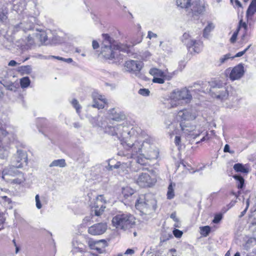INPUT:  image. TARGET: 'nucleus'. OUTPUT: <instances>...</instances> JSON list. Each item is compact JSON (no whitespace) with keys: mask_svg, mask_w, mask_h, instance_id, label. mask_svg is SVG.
Returning <instances> with one entry per match:
<instances>
[{"mask_svg":"<svg viewBox=\"0 0 256 256\" xmlns=\"http://www.w3.org/2000/svg\"><path fill=\"white\" fill-rule=\"evenodd\" d=\"M133 139L131 142L126 143L128 150L130 152V158L140 154L146 159L152 160L156 159L159 154L158 150L153 144V139L148 136L144 140H138L134 142ZM128 157H129L128 156Z\"/></svg>","mask_w":256,"mask_h":256,"instance_id":"obj_1","label":"nucleus"},{"mask_svg":"<svg viewBox=\"0 0 256 256\" xmlns=\"http://www.w3.org/2000/svg\"><path fill=\"white\" fill-rule=\"evenodd\" d=\"M104 132L112 136H115L126 149H128L126 143L131 142V140L135 138L132 135L134 132L132 128L130 130L128 127L121 125L108 126L105 128Z\"/></svg>","mask_w":256,"mask_h":256,"instance_id":"obj_2","label":"nucleus"},{"mask_svg":"<svg viewBox=\"0 0 256 256\" xmlns=\"http://www.w3.org/2000/svg\"><path fill=\"white\" fill-rule=\"evenodd\" d=\"M135 206L136 209L145 214L154 211L156 208V200L150 194L140 195Z\"/></svg>","mask_w":256,"mask_h":256,"instance_id":"obj_3","label":"nucleus"},{"mask_svg":"<svg viewBox=\"0 0 256 256\" xmlns=\"http://www.w3.org/2000/svg\"><path fill=\"white\" fill-rule=\"evenodd\" d=\"M169 108H176L182 104V101L188 103L190 101L192 96L190 92L186 88L174 90L170 95Z\"/></svg>","mask_w":256,"mask_h":256,"instance_id":"obj_4","label":"nucleus"},{"mask_svg":"<svg viewBox=\"0 0 256 256\" xmlns=\"http://www.w3.org/2000/svg\"><path fill=\"white\" fill-rule=\"evenodd\" d=\"M135 218L130 214H117L112 220L114 226L117 228L126 230L132 227L135 224Z\"/></svg>","mask_w":256,"mask_h":256,"instance_id":"obj_5","label":"nucleus"},{"mask_svg":"<svg viewBox=\"0 0 256 256\" xmlns=\"http://www.w3.org/2000/svg\"><path fill=\"white\" fill-rule=\"evenodd\" d=\"M102 38L101 53L104 57L106 59H118V52L113 48V38L108 34H103Z\"/></svg>","mask_w":256,"mask_h":256,"instance_id":"obj_6","label":"nucleus"},{"mask_svg":"<svg viewBox=\"0 0 256 256\" xmlns=\"http://www.w3.org/2000/svg\"><path fill=\"white\" fill-rule=\"evenodd\" d=\"M106 203V200L102 195L98 196L94 206H92L91 213L96 216H100L106 208L105 204Z\"/></svg>","mask_w":256,"mask_h":256,"instance_id":"obj_7","label":"nucleus"},{"mask_svg":"<svg viewBox=\"0 0 256 256\" xmlns=\"http://www.w3.org/2000/svg\"><path fill=\"white\" fill-rule=\"evenodd\" d=\"M143 66L144 64L142 62L134 60H127L124 64L126 70L129 72L135 74L138 73Z\"/></svg>","mask_w":256,"mask_h":256,"instance_id":"obj_8","label":"nucleus"},{"mask_svg":"<svg viewBox=\"0 0 256 256\" xmlns=\"http://www.w3.org/2000/svg\"><path fill=\"white\" fill-rule=\"evenodd\" d=\"M8 75L6 70H2L1 73H0V84H2L6 90L16 92L18 86V84L8 80H7Z\"/></svg>","mask_w":256,"mask_h":256,"instance_id":"obj_9","label":"nucleus"},{"mask_svg":"<svg viewBox=\"0 0 256 256\" xmlns=\"http://www.w3.org/2000/svg\"><path fill=\"white\" fill-rule=\"evenodd\" d=\"M22 164H14L12 162V164L6 168L2 171V178L6 180H10L8 177L9 176H14L19 174L20 171L17 170L18 168H21Z\"/></svg>","mask_w":256,"mask_h":256,"instance_id":"obj_10","label":"nucleus"},{"mask_svg":"<svg viewBox=\"0 0 256 256\" xmlns=\"http://www.w3.org/2000/svg\"><path fill=\"white\" fill-rule=\"evenodd\" d=\"M87 244L92 250H96L99 253H103L104 248L108 246L107 242L104 240H94L92 238L87 240Z\"/></svg>","mask_w":256,"mask_h":256,"instance_id":"obj_11","label":"nucleus"},{"mask_svg":"<svg viewBox=\"0 0 256 256\" xmlns=\"http://www.w3.org/2000/svg\"><path fill=\"white\" fill-rule=\"evenodd\" d=\"M154 180H152L148 174L142 173L139 175L136 179V183L140 187H150L152 186L154 182Z\"/></svg>","mask_w":256,"mask_h":256,"instance_id":"obj_12","label":"nucleus"},{"mask_svg":"<svg viewBox=\"0 0 256 256\" xmlns=\"http://www.w3.org/2000/svg\"><path fill=\"white\" fill-rule=\"evenodd\" d=\"M107 229V224L104 222L94 224L88 228V232L93 236L103 234Z\"/></svg>","mask_w":256,"mask_h":256,"instance_id":"obj_13","label":"nucleus"},{"mask_svg":"<svg viewBox=\"0 0 256 256\" xmlns=\"http://www.w3.org/2000/svg\"><path fill=\"white\" fill-rule=\"evenodd\" d=\"M34 17H31L30 18L26 21H23L22 22L17 24L14 26V31L17 32L20 30H22L24 32L28 30H33L34 28V24L32 22V20H34Z\"/></svg>","mask_w":256,"mask_h":256,"instance_id":"obj_14","label":"nucleus"},{"mask_svg":"<svg viewBox=\"0 0 256 256\" xmlns=\"http://www.w3.org/2000/svg\"><path fill=\"white\" fill-rule=\"evenodd\" d=\"M192 12L194 16L202 14L206 10V4L204 0H196L192 4Z\"/></svg>","mask_w":256,"mask_h":256,"instance_id":"obj_15","label":"nucleus"},{"mask_svg":"<svg viewBox=\"0 0 256 256\" xmlns=\"http://www.w3.org/2000/svg\"><path fill=\"white\" fill-rule=\"evenodd\" d=\"M244 73V67L242 64H239L231 70L230 74V78L232 80H238L243 76Z\"/></svg>","mask_w":256,"mask_h":256,"instance_id":"obj_16","label":"nucleus"},{"mask_svg":"<svg viewBox=\"0 0 256 256\" xmlns=\"http://www.w3.org/2000/svg\"><path fill=\"white\" fill-rule=\"evenodd\" d=\"M92 98L94 102L92 105V107L98 109L104 108V104L106 102L104 96L95 92L92 94Z\"/></svg>","mask_w":256,"mask_h":256,"instance_id":"obj_17","label":"nucleus"},{"mask_svg":"<svg viewBox=\"0 0 256 256\" xmlns=\"http://www.w3.org/2000/svg\"><path fill=\"white\" fill-rule=\"evenodd\" d=\"M14 164H22V162H24L27 164L28 156L26 152L22 150H18L16 154L14 157Z\"/></svg>","mask_w":256,"mask_h":256,"instance_id":"obj_18","label":"nucleus"},{"mask_svg":"<svg viewBox=\"0 0 256 256\" xmlns=\"http://www.w3.org/2000/svg\"><path fill=\"white\" fill-rule=\"evenodd\" d=\"M178 116L183 120H192L196 118V114L192 112L191 110H180L178 112Z\"/></svg>","mask_w":256,"mask_h":256,"instance_id":"obj_19","label":"nucleus"},{"mask_svg":"<svg viewBox=\"0 0 256 256\" xmlns=\"http://www.w3.org/2000/svg\"><path fill=\"white\" fill-rule=\"evenodd\" d=\"M195 40L192 39L188 32H184L181 38V41L188 48L194 44Z\"/></svg>","mask_w":256,"mask_h":256,"instance_id":"obj_20","label":"nucleus"},{"mask_svg":"<svg viewBox=\"0 0 256 256\" xmlns=\"http://www.w3.org/2000/svg\"><path fill=\"white\" fill-rule=\"evenodd\" d=\"M113 48L118 52V58L120 56V52H128V47L127 45L121 43H116L113 40Z\"/></svg>","mask_w":256,"mask_h":256,"instance_id":"obj_21","label":"nucleus"},{"mask_svg":"<svg viewBox=\"0 0 256 256\" xmlns=\"http://www.w3.org/2000/svg\"><path fill=\"white\" fill-rule=\"evenodd\" d=\"M108 114L111 119L116 121L124 120L125 117L124 114L118 113L115 108L110 110Z\"/></svg>","mask_w":256,"mask_h":256,"instance_id":"obj_22","label":"nucleus"},{"mask_svg":"<svg viewBox=\"0 0 256 256\" xmlns=\"http://www.w3.org/2000/svg\"><path fill=\"white\" fill-rule=\"evenodd\" d=\"M150 74L154 76H160L162 78H166L167 80H170L172 78V76H167L165 72H163L160 70L156 68H151L150 70Z\"/></svg>","mask_w":256,"mask_h":256,"instance_id":"obj_23","label":"nucleus"},{"mask_svg":"<svg viewBox=\"0 0 256 256\" xmlns=\"http://www.w3.org/2000/svg\"><path fill=\"white\" fill-rule=\"evenodd\" d=\"M228 96V90L226 88H222L216 92V97L222 100H226Z\"/></svg>","mask_w":256,"mask_h":256,"instance_id":"obj_24","label":"nucleus"},{"mask_svg":"<svg viewBox=\"0 0 256 256\" xmlns=\"http://www.w3.org/2000/svg\"><path fill=\"white\" fill-rule=\"evenodd\" d=\"M234 169L236 172H240L243 174H248L249 170L246 166L243 165L242 164L237 163L234 166Z\"/></svg>","mask_w":256,"mask_h":256,"instance_id":"obj_25","label":"nucleus"},{"mask_svg":"<svg viewBox=\"0 0 256 256\" xmlns=\"http://www.w3.org/2000/svg\"><path fill=\"white\" fill-rule=\"evenodd\" d=\"M8 10L4 6L0 7V24L4 22L8 18Z\"/></svg>","mask_w":256,"mask_h":256,"instance_id":"obj_26","label":"nucleus"},{"mask_svg":"<svg viewBox=\"0 0 256 256\" xmlns=\"http://www.w3.org/2000/svg\"><path fill=\"white\" fill-rule=\"evenodd\" d=\"M66 166L64 159H58L53 160L49 165V166L54 167L57 166L60 168H64Z\"/></svg>","mask_w":256,"mask_h":256,"instance_id":"obj_27","label":"nucleus"},{"mask_svg":"<svg viewBox=\"0 0 256 256\" xmlns=\"http://www.w3.org/2000/svg\"><path fill=\"white\" fill-rule=\"evenodd\" d=\"M256 12V0H252L246 12L248 16H252Z\"/></svg>","mask_w":256,"mask_h":256,"instance_id":"obj_28","label":"nucleus"},{"mask_svg":"<svg viewBox=\"0 0 256 256\" xmlns=\"http://www.w3.org/2000/svg\"><path fill=\"white\" fill-rule=\"evenodd\" d=\"M178 6L188 8L191 4V0H176Z\"/></svg>","mask_w":256,"mask_h":256,"instance_id":"obj_29","label":"nucleus"},{"mask_svg":"<svg viewBox=\"0 0 256 256\" xmlns=\"http://www.w3.org/2000/svg\"><path fill=\"white\" fill-rule=\"evenodd\" d=\"M6 124L4 123L3 120H0V142L8 134L6 130Z\"/></svg>","mask_w":256,"mask_h":256,"instance_id":"obj_30","label":"nucleus"},{"mask_svg":"<svg viewBox=\"0 0 256 256\" xmlns=\"http://www.w3.org/2000/svg\"><path fill=\"white\" fill-rule=\"evenodd\" d=\"M214 28V25L212 22H208L207 26L204 30L203 36L207 38L209 35L210 32L212 31Z\"/></svg>","mask_w":256,"mask_h":256,"instance_id":"obj_31","label":"nucleus"},{"mask_svg":"<svg viewBox=\"0 0 256 256\" xmlns=\"http://www.w3.org/2000/svg\"><path fill=\"white\" fill-rule=\"evenodd\" d=\"M162 252L158 250L156 248H150L146 252V256H161Z\"/></svg>","mask_w":256,"mask_h":256,"instance_id":"obj_32","label":"nucleus"},{"mask_svg":"<svg viewBox=\"0 0 256 256\" xmlns=\"http://www.w3.org/2000/svg\"><path fill=\"white\" fill-rule=\"evenodd\" d=\"M176 184L174 183L170 182L168 186L167 198L169 200L173 198L174 196V188Z\"/></svg>","mask_w":256,"mask_h":256,"instance_id":"obj_33","label":"nucleus"},{"mask_svg":"<svg viewBox=\"0 0 256 256\" xmlns=\"http://www.w3.org/2000/svg\"><path fill=\"white\" fill-rule=\"evenodd\" d=\"M134 192V190L129 186L124 188L122 190V193L125 198L132 195Z\"/></svg>","mask_w":256,"mask_h":256,"instance_id":"obj_34","label":"nucleus"},{"mask_svg":"<svg viewBox=\"0 0 256 256\" xmlns=\"http://www.w3.org/2000/svg\"><path fill=\"white\" fill-rule=\"evenodd\" d=\"M234 178L237 180V186L238 188H242L244 184V179L240 175L235 174L233 176Z\"/></svg>","mask_w":256,"mask_h":256,"instance_id":"obj_35","label":"nucleus"},{"mask_svg":"<svg viewBox=\"0 0 256 256\" xmlns=\"http://www.w3.org/2000/svg\"><path fill=\"white\" fill-rule=\"evenodd\" d=\"M194 44L192 46V47H193L194 51L196 53L200 52L202 48V42L200 41H197L196 40H194Z\"/></svg>","mask_w":256,"mask_h":256,"instance_id":"obj_36","label":"nucleus"},{"mask_svg":"<svg viewBox=\"0 0 256 256\" xmlns=\"http://www.w3.org/2000/svg\"><path fill=\"white\" fill-rule=\"evenodd\" d=\"M233 58L232 56H231V54L228 53L225 55L222 56L219 60L218 62V65L221 66L222 64L226 62L229 59Z\"/></svg>","mask_w":256,"mask_h":256,"instance_id":"obj_37","label":"nucleus"},{"mask_svg":"<svg viewBox=\"0 0 256 256\" xmlns=\"http://www.w3.org/2000/svg\"><path fill=\"white\" fill-rule=\"evenodd\" d=\"M18 177L12 180L10 182L12 184H20L25 181V178L24 174L20 172L19 174L18 175Z\"/></svg>","mask_w":256,"mask_h":256,"instance_id":"obj_38","label":"nucleus"},{"mask_svg":"<svg viewBox=\"0 0 256 256\" xmlns=\"http://www.w3.org/2000/svg\"><path fill=\"white\" fill-rule=\"evenodd\" d=\"M30 83V80L28 77H24L20 79V84L22 88H28Z\"/></svg>","mask_w":256,"mask_h":256,"instance_id":"obj_39","label":"nucleus"},{"mask_svg":"<svg viewBox=\"0 0 256 256\" xmlns=\"http://www.w3.org/2000/svg\"><path fill=\"white\" fill-rule=\"evenodd\" d=\"M242 28L244 29L243 32H247L248 24H246V22H243L242 19H241L240 20V22H238V26L236 30H238V31H240V30Z\"/></svg>","mask_w":256,"mask_h":256,"instance_id":"obj_40","label":"nucleus"},{"mask_svg":"<svg viewBox=\"0 0 256 256\" xmlns=\"http://www.w3.org/2000/svg\"><path fill=\"white\" fill-rule=\"evenodd\" d=\"M200 234L204 236L208 235L210 231V228L209 226H204L200 227Z\"/></svg>","mask_w":256,"mask_h":256,"instance_id":"obj_41","label":"nucleus"},{"mask_svg":"<svg viewBox=\"0 0 256 256\" xmlns=\"http://www.w3.org/2000/svg\"><path fill=\"white\" fill-rule=\"evenodd\" d=\"M249 38L250 36L248 35V32H243L240 42L242 44H245L248 42Z\"/></svg>","mask_w":256,"mask_h":256,"instance_id":"obj_42","label":"nucleus"},{"mask_svg":"<svg viewBox=\"0 0 256 256\" xmlns=\"http://www.w3.org/2000/svg\"><path fill=\"white\" fill-rule=\"evenodd\" d=\"M71 103H72V106L75 108V109L76 111V112L78 114H79L80 113V110L82 107L80 106V104H79L78 102L76 100L74 99L72 101Z\"/></svg>","mask_w":256,"mask_h":256,"instance_id":"obj_43","label":"nucleus"},{"mask_svg":"<svg viewBox=\"0 0 256 256\" xmlns=\"http://www.w3.org/2000/svg\"><path fill=\"white\" fill-rule=\"evenodd\" d=\"M251 46L252 44H250L244 50L238 52L234 56H233L232 58H238L242 56L248 50Z\"/></svg>","mask_w":256,"mask_h":256,"instance_id":"obj_44","label":"nucleus"},{"mask_svg":"<svg viewBox=\"0 0 256 256\" xmlns=\"http://www.w3.org/2000/svg\"><path fill=\"white\" fill-rule=\"evenodd\" d=\"M21 70L26 74H29L32 72V69L30 66H22L20 68Z\"/></svg>","mask_w":256,"mask_h":256,"instance_id":"obj_45","label":"nucleus"},{"mask_svg":"<svg viewBox=\"0 0 256 256\" xmlns=\"http://www.w3.org/2000/svg\"><path fill=\"white\" fill-rule=\"evenodd\" d=\"M222 215L221 214H218L214 216V218L212 220V222L214 224H218L222 220Z\"/></svg>","mask_w":256,"mask_h":256,"instance_id":"obj_46","label":"nucleus"},{"mask_svg":"<svg viewBox=\"0 0 256 256\" xmlns=\"http://www.w3.org/2000/svg\"><path fill=\"white\" fill-rule=\"evenodd\" d=\"M173 234L174 236L176 238H180L182 237L183 232L182 231L178 229H174L173 230Z\"/></svg>","mask_w":256,"mask_h":256,"instance_id":"obj_47","label":"nucleus"},{"mask_svg":"<svg viewBox=\"0 0 256 256\" xmlns=\"http://www.w3.org/2000/svg\"><path fill=\"white\" fill-rule=\"evenodd\" d=\"M150 90L146 88H141L138 90L139 94L144 96H148L150 94Z\"/></svg>","mask_w":256,"mask_h":256,"instance_id":"obj_48","label":"nucleus"},{"mask_svg":"<svg viewBox=\"0 0 256 256\" xmlns=\"http://www.w3.org/2000/svg\"><path fill=\"white\" fill-rule=\"evenodd\" d=\"M238 32L239 31L236 30L233 33L231 38H230V42H231V43L234 44L236 42Z\"/></svg>","mask_w":256,"mask_h":256,"instance_id":"obj_49","label":"nucleus"},{"mask_svg":"<svg viewBox=\"0 0 256 256\" xmlns=\"http://www.w3.org/2000/svg\"><path fill=\"white\" fill-rule=\"evenodd\" d=\"M8 149H9L8 146H6L4 148L3 147L2 148H0V151H2L3 150H4V154L2 156H0V158H2L4 159L5 158H6V156H8Z\"/></svg>","mask_w":256,"mask_h":256,"instance_id":"obj_50","label":"nucleus"},{"mask_svg":"<svg viewBox=\"0 0 256 256\" xmlns=\"http://www.w3.org/2000/svg\"><path fill=\"white\" fill-rule=\"evenodd\" d=\"M35 200H36V207L38 208V209H40L42 208V204L40 203V196H39V195L38 194H36L35 196Z\"/></svg>","mask_w":256,"mask_h":256,"instance_id":"obj_51","label":"nucleus"},{"mask_svg":"<svg viewBox=\"0 0 256 256\" xmlns=\"http://www.w3.org/2000/svg\"><path fill=\"white\" fill-rule=\"evenodd\" d=\"M40 40L42 42H46L48 40V36L45 32H42L40 34Z\"/></svg>","mask_w":256,"mask_h":256,"instance_id":"obj_52","label":"nucleus"},{"mask_svg":"<svg viewBox=\"0 0 256 256\" xmlns=\"http://www.w3.org/2000/svg\"><path fill=\"white\" fill-rule=\"evenodd\" d=\"M152 82L154 83L162 84L164 82V78H161L154 77L152 80Z\"/></svg>","mask_w":256,"mask_h":256,"instance_id":"obj_53","label":"nucleus"},{"mask_svg":"<svg viewBox=\"0 0 256 256\" xmlns=\"http://www.w3.org/2000/svg\"><path fill=\"white\" fill-rule=\"evenodd\" d=\"M26 40H27L26 45L30 47L34 44V40L32 37L28 36Z\"/></svg>","mask_w":256,"mask_h":256,"instance_id":"obj_54","label":"nucleus"},{"mask_svg":"<svg viewBox=\"0 0 256 256\" xmlns=\"http://www.w3.org/2000/svg\"><path fill=\"white\" fill-rule=\"evenodd\" d=\"M147 37L150 39H151L153 38H156L158 37V35L154 33L152 31H148Z\"/></svg>","mask_w":256,"mask_h":256,"instance_id":"obj_55","label":"nucleus"},{"mask_svg":"<svg viewBox=\"0 0 256 256\" xmlns=\"http://www.w3.org/2000/svg\"><path fill=\"white\" fill-rule=\"evenodd\" d=\"M174 143L176 146H180V137L179 136H176L174 138Z\"/></svg>","mask_w":256,"mask_h":256,"instance_id":"obj_56","label":"nucleus"},{"mask_svg":"<svg viewBox=\"0 0 256 256\" xmlns=\"http://www.w3.org/2000/svg\"><path fill=\"white\" fill-rule=\"evenodd\" d=\"M170 218H172L174 222H178V218L176 217V213L175 212H172L170 214Z\"/></svg>","mask_w":256,"mask_h":256,"instance_id":"obj_57","label":"nucleus"},{"mask_svg":"<svg viewBox=\"0 0 256 256\" xmlns=\"http://www.w3.org/2000/svg\"><path fill=\"white\" fill-rule=\"evenodd\" d=\"M92 46L94 50L97 49L99 47V44L96 40L92 41Z\"/></svg>","mask_w":256,"mask_h":256,"instance_id":"obj_58","label":"nucleus"},{"mask_svg":"<svg viewBox=\"0 0 256 256\" xmlns=\"http://www.w3.org/2000/svg\"><path fill=\"white\" fill-rule=\"evenodd\" d=\"M17 64H18V63L16 62V61H15L14 60H11L8 62V65L10 66H16L17 65Z\"/></svg>","mask_w":256,"mask_h":256,"instance_id":"obj_59","label":"nucleus"},{"mask_svg":"<svg viewBox=\"0 0 256 256\" xmlns=\"http://www.w3.org/2000/svg\"><path fill=\"white\" fill-rule=\"evenodd\" d=\"M62 60L68 64L72 62L73 61L72 59L71 58H62Z\"/></svg>","mask_w":256,"mask_h":256,"instance_id":"obj_60","label":"nucleus"},{"mask_svg":"<svg viewBox=\"0 0 256 256\" xmlns=\"http://www.w3.org/2000/svg\"><path fill=\"white\" fill-rule=\"evenodd\" d=\"M124 254H134V250L132 249H128Z\"/></svg>","mask_w":256,"mask_h":256,"instance_id":"obj_61","label":"nucleus"},{"mask_svg":"<svg viewBox=\"0 0 256 256\" xmlns=\"http://www.w3.org/2000/svg\"><path fill=\"white\" fill-rule=\"evenodd\" d=\"M224 151L225 152H230V146L228 144L225 145V146L224 147Z\"/></svg>","mask_w":256,"mask_h":256,"instance_id":"obj_62","label":"nucleus"},{"mask_svg":"<svg viewBox=\"0 0 256 256\" xmlns=\"http://www.w3.org/2000/svg\"><path fill=\"white\" fill-rule=\"evenodd\" d=\"M49 58H54L57 59V60H62V57H60V56H49Z\"/></svg>","mask_w":256,"mask_h":256,"instance_id":"obj_63","label":"nucleus"},{"mask_svg":"<svg viewBox=\"0 0 256 256\" xmlns=\"http://www.w3.org/2000/svg\"><path fill=\"white\" fill-rule=\"evenodd\" d=\"M2 199L4 200L8 203H10L11 202L10 200L6 196H4L2 197Z\"/></svg>","mask_w":256,"mask_h":256,"instance_id":"obj_64","label":"nucleus"}]
</instances>
